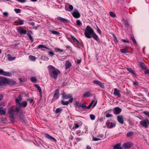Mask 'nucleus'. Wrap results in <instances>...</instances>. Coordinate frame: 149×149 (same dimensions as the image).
Returning <instances> with one entry per match:
<instances>
[{"instance_id":"obj_1","label":"nucleus","mask_w":149,"mask_h":149,"mask_svg":"<svg viewBox=\"0 0 149 149\" xmlns=\"http://www.w3.org/2000/svg\"><path fill=\"white\" fill-rule=\"evenodd\" d=\"M49 73L52 79H56L57 77L60 73V71L57 68H55L52 65L48 66Z\"/></svg>"},{"instance_id":"obj_2","label":"nucleus","mask_w":149,"mask_h":149,"mask_svg":"<svg viewBox=\"0 0 149 149\" xmlns=\"http://www.w3.org/2000/svg\"><path fill=\"white\" fill-rule=\"evenodd\" d=\"M84 31L85 36L88 38H91L92 37L91 35L94 32L93 29L89 26L88 25Z\"/></svg>"},{"instance_id":"obj_3","label":"nucleus","mask_w":149,"mask_h":149,"mask_svg":"<svg viewBox=\"0 0 149 149\" xmlns=\"http://www.w3.org/2000/svg\"><path fill=\"white\" fill-rule=\"evenodd\" d=\"M15 109V107L13 106L9 109L8 110V113L10 115V117L12 119L11 121L13 122L14 121V115L16 112Z\"/></svg>"},{"instance_id":"obj_4","label":"nucleus","mask_w":149,"mask_h":149,"mask_svg":"<svg viewBox=\"0 0 149 149\" xmlns=\"http://www.w3.org/2000/svg\"><path fill=\"white\" fill-rule=\"evenodd\" d=\"M15 109V107L13 106L9 109L8 110V113L10 115V117L12 119L11 121L13 122L14 121V115L16 112Z\"/></svg>"},{"instance_id":"obj_5","label":"nucleus","mask_w":149,"mask_h":149,"mask_svg":"<svg viewBox=\"0 0 149 149\" xmlns=\"http://www.w3.org/2000/svg\"><path fill=\"white\" fill-rule=\"evenodd\" d=\"M141 125L144 127L145 128H147L148 127L149 125V121L146 118H145L143 120L139 122Z\"/></svg>"},{"instance_id":"obj_6","label":"nucleus","mask_w":149,"mask_h":149,"mask_svg":"<svg viewBox=\"0 0 149 149\" xmlns=\"http://www.w3.org/2000/svg\"><path fill=\"white\" fill-rule=\"evenodd\" d=\"M4 83V84H7L10 85H14L15 83V81L13 80L5 78Z\"/></svg>"},{"instance_id":"obj_7","label":"nucleus","mask_w":149,"mask_h":149,"mask_svg":"<svg viewBox=\"0 0 149 149\" xmlns=\"http://www.w3.org/2000/svg\"><path fill=\"white\" fill-rule=\"evenodd\" d=\"M16 29L18 33L21 34H26V31L22 27H17L16 28Z\"/></svg>"},{"instance_id":"obj_8","label":"nucleus","mask_w":149,"mask_h":149,"mask_svg":"<svg viewBox=\"0 0 149 149\" xmlns=\"http://www.w3.org/2000/svg\"><path fill=\"white\" fill-rule=\"evenodd\" d=\"M72 13L73 16L76 18H78L80 17V14L77 10L74 9Z\"/></svg>"},{"instance_id":"obj_9","label":"nucleus","mask_w":149,"mask_h":149,"mask_svg":"<svg viewBox=\"0 0 149 149\" xmlns=\"http://www.w3.org/2000/svg\"><path fill=\"white\" fill-rule=\"evenodd\" d=\"M0 75H3L7 77H10L11 76L12 74L8 72L4 71L2 69H0Z\"/></svg>"},{"instance_id":"obj_10","label":"nucleus","mask_w":149,"mask_h":149,"mask_svg":"<svg viewBox=\"0 0 149 149\" xmlns=\"http://www.w3.org/2000/svg\"><path fill=\"white\" fill-rule=\"evenodd\" d=\"M106 125L108 128H111L115 126L116 123L115 122L112 123L108 120L106 123Z\"/></svg>"},{"instance_id":"obj_11","label":"nucleus","mask_w":149,"mask_h":149,"mask_svg":"<svg viewBox=\"0 0 149 149\" xmlns=\"http://www.w3.org/2000/svg\"><path fill=\"white\" fill-rule=\"evenodd\" d=\"M62 98L63 99H67L72 98V95L71 94H66L64 93L62 94Z\"/></svg>"},{"instance_id":"obj_12","label":"nucleus","mask_w":149,"mask_h":149,"mask_svg":"<svg viewBox=\"0 0 149 149\" xmlns=\"http://www.w3.org/2000/svg\"><path fill=\"white\" fill-rule=\"evenodd\" d=\"M59 91L58 89H57L55 91V93L53 95L54 99L52 100H56L59 97Z\"/></svg>"},{"instance_id":"obj_13","label":"nucleus","mask_w":149,"mask_h":149,"mask_svg":"<svg viewBox=\"0 0 149 149\" xmlns=\"http://www.w3.org/2000/svg\"><path fill=\"white\" fill-rule=\"evenodd\" d=\"M65 9L67 11H71L73 9V7L72 5L68 4L65 5Z\"/></svg>"},{"instance_id":"obj_14","label":"nucleus","mask_w":149,"mask_h":149,"mask_svg":"<svg viewBox=\"0 0 149 149\" xmlns=\"http://www.w3.org/2000/svg\"><path fill=\"white\" fill-rule=\"evenodd\" d=\"M121 109L119 107H115L113 109V113L116 115L119 114L121 112Z\"/></svg>"},{"instance_id":"obj_15","label":"nucleus","mask_w":149,"mask_h":149,"mask_svg":"<svg viewBox=\"0 0 149 149\" xmlns=\"http://www.w3.org/2000/svg\"><path fill=\"white\" fill-rule=\"evenodd\" d=\"M73 100V98H70L69 101H66L64 102L63 100H62L61 101V104L63 105H68L69 103H72V102Z\"/></svg>"},{"instance_id":"obj_16","label":"nucleus","mask_w":149,"mask_h":149,"mask_svg":"<svg viewBox=\"0 0 149 149\" xmlns=\"http://www.w3.org/2000/svg\"><path fill=\"white\" fill-rule=\"evenodd\" d=\"M117 120L120 124H123V117L122 116H117Z\"/></svg>"},{"instance_id":"obj_17","label":"nucleus","mask_w":149,"mask_h":149,"mask_svg":"<svg viewBox=\"0 0 149 149\" xmlns=\"http://www.w3.org/2000/svg\"><path fill=\"white\" fill-rule=\"evenodd\" d=\"M93 82L95 84L98 85L102 88H104V86L101 82L97 80H94L93 81Z\"/></svg>"},{"instance_id":"obj_18","label":"nucleus","mask_w":149,"mask_h":149,"mask_svg":"<svg viewBox=\"0 0 149 149\" xmlns=\"http://www.w3.org/2000/svg\"><path fill=\"white\" fill-rule=\"evenodd\" d=\"M113 94L114 95L117 96L118 97H121V95L119 91L118 90V89L116 88H115L114 89Z\"/></svg>"},{"instance_id":"obj_19","label":"nucleus","mask_w":149,"mask_h":149,"mask_svg":"<svg viewBox=\"0 0 149 149\" xmlns=\"http://www.w3.org/2000/svg\"><path fill=\"white\" fill-rule=\"evenodd\" d=\"M58 19L60 22H62L63 23H67L68 22V20L66 19L60 17H57Z\"/></svg>"},{"instance_id":"obj_20","label":"nucleus","mask_w":149,"mask_h":149,"mask_svg":"<svg viewBox=\"0 0 149 149\" xmlns=\"http://www.w3.org/2000/svg\"><path fill=\"white\" fill-rule=\"evenodd\" d=\"M22 98L21 95H19L18 96V98L16 99V102L17 104L19 105L21 103L20 102L22 100Z\"/></svg>"},{"instance_id":"obj_21","label":"nucleus","mask_w":149,"mask_h":149,"mask_svg":"<svg viewBox=\"0 0 149 149\" xmlns=\"http://www.w3.org/2000/svg\"><path fill=\"white\" fill-rule=\"evenodd\" d=\"M45 136L46 138H48V139L50 140H52L54 141L55 142H56V139L54 138L52 136L48 134H45Z\"/></svg>"},{"instance_id":"obj_22","label":"nucleus","mask_w":149,"mask_h":149,"mask_svg":"<svg viewBox=\"0 0 149 149\" xmlns=\"http://www.w3.org/2000/svg\"><path fill=\"white\" fill-rule=\"evenodd\" d=\"M34 86L38 90L40 93V96H41L42 95V91H41V88L40 87V86L38 84H35L34 85Z\"/></svg>"},{"instance_id":"obj_23","label":"nucleus","mask_w":149,"mask_h":149,"mask_svg":"<svg viewBox=\"0 0 149 149\" xmlns=\"http://www.w3.org/2000/svg\"><path fill=\"white\" fill-rule=\"evenodd\" d=\"M131 145L129 143H125L123 145V147L125 148H129L131 147Z\"/></svg>"},{"instance_id":"obj_24","label":"nucleus","mask_w":149,"mask_h":149,"mask_svg":"<svg viewBox=\"0 0 149 149\" xmlns=\"http://www.w3.org/2000/svg\"><path fill=\"white\" fill-rule=\"evenodd\" d=\"M93 38L96 41H98L99 40V39L98 37V36L96 33L94 32L92 35Z\"/></svg>"},{"instance_id":"obj_25","label":"nucleus","mask_w":149,"mask_h":149,"mask_svg":"<svg viewBox=\"0 0 149 149\" xmlns=\"http://www.w3.org/2000/svg\"><path fill=\"white\" fill-rule=\"evenodd\" d=\"M71 65V63L69 61H67L65 63V66L66 69H68L70 68Z\"/></svg>"},{"instance_id":"obj_26","label":"nucleus","mask_w":149,"mask_h":149,"mask_svg":"<svg viewBox=\"0 0 149 149\" xmlns=\"http://www.w3.org/2000/svg\"><path fill=\"white\" fill-rule=\"evenodd\" d=\"M27 103L26 101H23L22 103H21L19 105L20 107H25L27 105Z\"/></svg>"},{"instance_id":"obj_27","label":"nucleus","mask_w":149,"mask_h":149,"mask_svg":"<svg viewBox=\"0 0 149 149\" xmlns=\"http://www.w3.org/2000/svg\"><path fill=\"white\" fill-rule=\"evenodd\" d=\"M7 56L8 57V60L10 61H12L14 60L16 58L15 57H12L11 55L9 54L7 55Z\"/></svg>"},{"instance_id":"obj_28","label":"nucleus","mask_w":149,"mask_h":149,"mask_svg":"<svg viewBox=\"0 0 149 149\" xmlns=\"http://www.w3.org/2000/svg\"><path fill=\"white\" fill-rule=\"evenodd\" d=\"M5 78L0 77V86H2L4 84Z\"/></svg>"},{"instance_id":"obj_29","label":"nucleus","mask_w":149,"mask_h":149,"mask_svg":"<svg viewBox=\"0 0 149 149\" xmlns=\"http://www.w3.org/2000/svg\"><path fill=\"white\" fill-rule=\"evenodd\" d=\"M6 109H3L0 110V115H4L6 114Z\"/></svg>"},{"instance_id":"obj_30","label":"nucleus","mask_w":149,"mask_h":149,"mask_svg":"<svg viewBox=\"0 0 149 149\" xmlns=\"http://www.w3.org/2000/svg\"><path fill=\"white\" fill-rule=\"evenodd\" d=\"M81 108V109L83 110H85L86 109V106L85 105L84 103H82L79 105V108Z\"/></svg>"},{"instance_id":"obj_31","label":"nucleus","mask_w":149,"mask_h":149,"mask_svg":"<svg viewBox=\"0 0 149 149\" xmlns=\"http://www.w3.org/2000/svg\"><path fill=\"white\" fill-rule=\"evenodd\" d=\"M44 48L46 49H48V50H50V49L48 47L45 46V45H39L37 47L38 48Z\"/></svg>"},{"instance_id":"obj_32","label":"nucleus","mask_w":149,"mask_h":149,"mask_svg":"<svg viewBox=\"0 0 149 149\" xmlns=\"http://www.w3.org/2000/svg\"><path fill=\"white\" fill-rule=\"evenodd\" d=\"M139 65L144 70H146V67L144 63L143 62H140Z\"/></svg>"},{"instance_id":"obj_33","label":"nucleus","mask_w":149,"mask_h":149,"mask_svg":"<svg viewBox=\"0 0 149 149\" xmlns=\"http://www.w3.org/2000/svg\"><path fill=\"white\" fill-rule=\"evenodd\" d=\"M90 94L91 93L89 91H87L83 95V97H88L90 96Z\"/></svg>"},{"instance_id":"obj_34","label":"nucleus","mask_w":149,"mask_h":149,"mask_svg":"<svg viewBox=\"0 0 149 149\" xmlns=\"http://www.w3.org/2000/svg\"><path fill=\"white\" fill-rule=\"evenodd\" d=\"M97 101L96 100H93L91 102L90 104H91V106L92 105L93 103L94 102V104L93 105V107H94L96 105L97 103Z\"/></svg>"},{"instance_id":"obj_35","label":"nucleus","mask_w":149,"mask_h":149,"mask_svg":"<svg viewBox=\"0 0 149 149\" xmlns=\"http://www.w3.org/2000/svg\"><path fill=\"white\" fill-rule=\"evenodd\" d=\"M29 58L30 60L33 61H35L36 58L35 56L32 55H30L29 56Z\"/></svg>"},{"instance_id":"obj_36","label":"nucleus","mask_w":149,"mask_h":149,"mask_svg":"<svg viewBox=\"0 0 149 149\" xmlns=\"http://www.w3.org/2000/svg\"><path fill=\"white\" fill-rule=\"evenodd\" d=\"M121 146V143H118L116 145H115L114 147L113 148L115 149H118V148H120V146Z\"/></svg>"},{"instance_id":"obj_37","label":"nucleus","mask_w":149,"mask_h":149,"mask_svg":"<svg viewBox=\"0 0 149 149\" xmlns=\"http://www.w3.org/2000/svg\"><path fill=\"white\" fill-rule=\"evenodd\" d=\"M30 79L31 81L33 83H36L37 81L36 78L34 77H31L30 78Z\"/></svg>"},{"instance_id":"obj_38","label":"nucleus","mask_w":149,"mask_h":149,"mask_svg":"<svg viewBox=\"0 0 149 149\" xmlns=\"http://www.w3.org/2000/svg\"><path fill=\"white\" fill-rule=\"evenodd\" d=\"M62 110V109L61 108H58L56 109L55 113H59Z\"/></svg>"},{"instance_id":"obj_39","label":"nucleus","mask_w":149,"mask_h":149,"mask_svg":"<svg viewBox=\"0 0 149 149\" xmlns=\"http://www.w3.org/2000/svg\"><path fill=\"white\" fill-rule=\"evenodd\" d=\"M110 15L112 17H116V14L112 12H109Z\"/></svg>"},{"instance_id":"obj_40","label":"nucleus","mask_w":149,"mask_h":149,"mask_svg":"<svg viewBox=\"0 0 149 149\" xmlns=\"http://www.w3.org/2000/svg\"><path fill=\"white\" fill-rule=\"evenodd\" d=\"M120 51L122 53H126L128 52L127 50L125 49H120Z\"/></svg>"},{"instance_id":"obj_41","label":"nucleus","mask_w":149,"mask_h":149,"mask_svg":"<svg viewBox=\"0 0 149 149\" xmlns=\"http://www.w3.org/2000/svg\"><path fill=\"white\" fill-rule=\"evenodd\" d=\"M50 31L53 34L56 35H59L60 33L56 31Z\"/></svg>"},{"instance_id":"obj_42","label":"nucleus","mask_w":149,"mask_h":149,"mask_svg":"<svg viewBox=\"0 0 149 149\" xmlns=\"http://www.w3.org/2000/svg\"><path fill=\"white\" fill-rule=\"evenodd\" d=\"M134 133L132 132H129L127 133V137H130L131 136L133 135Z\"/></svg>"},{"instance_id":"obj_43","label":"nucleus","mask_w":149,"mask_h":149,"mask_svg":"<svg viewBox=\"0 0 149 149\" xmlns=\"http://www.w3.org/2000/svg\"><path fill=\"white\" fill-rule=\"evenodd\" d=\"M127 70L129 71L132 74H134V73L133 70H132V69L130 68H127Z\"/></svg>"},{"instance_id":"obj_44","label":"nucleus","mask_w":149,"mask_h":149,"mask_svg":"<svg viewBox=\"0 0 149 149\" xmlns=\"http://www.w3.org/2000/svg\"><path fill=\"white\" fill-rule=\"evenodd\" d=\"M14 11L17 13H18L21 12V10L19 9L15 8L14 9Z\"/></svg>"},{"instance_id":"obj_45","label":"nucleus","mask_w":149,"mask_h":149,"mask_svg":"<svg viewBox=\"0 0 149 149\" xmlns=\"http://www.w3.org/2000/svg\"><path fill=\"white\" fill-rule=\"evenodd\" d=\"M90 118L91 120H93L95 119V116L94 115L91 114L90 115Z\"/></svg>"},{"instance_id":"obj_46","label":"nucleus","mask_w":149,"mask_h":149,"mask_svg":"<svg viewBox=\"0 0 149 149\" xmlns=\"http://www.w3.org/2000/svg\"><path fill=\"white\" fill-rule=\"evenodd\" d=\"M76 23L77 25L80 26L82 24L81 22L79 20H77L76 21Z\"/></svg>"},{"instance_id":"obj_47","label":"nucleus","mask_w":149,"mask_h":149,"mask_svg":"<svg viewBox=\"0 0 149 149\" xmlns=\"http://www.w3.org/2000/svg\"><path fill=\"white\" fill-rule=\"evenodd\" d=\"M125 26L127 27H128L130 26L128 22L127 21H125Z\"/></svg>"},{"instance_id":"obj_48","label":"nucleus","mask_w":149,"mask_h":149,"mask_svg":"<svg viewBox=\"0 0 149 149\" xmlns=\"http://www.w3.org/2000/svg\"><path fill=\"white\" fill-rule=\"evenodd\" d=\"M27 35L28 36L30 39L31 40V41L32 42H33V38L31 36V35L29 33H28L27 34Z\"/></svg>"},{"instance_id":"obj_49","label":"nucleus","mask_w":149,"mask_h":149,"mask_svg":"<svg viewBox=\"0 0 149 149\" xmlns=\"http://www.w3.org/2000/svg\"><path fill=\"white\" fill-rule=\"evenodd\" d=\"M49 52V54L51 56H52L54 54V53L53 52V51H51L49 52Z\"/></svg>"},{"instance_id":"obj_50","label":"nucleus","mask_w":149,"mask_h":149,"mask_svg":"<svg viewBox=\"0 0 149 149\" xmlns=\"http://www.w3.org/2000/svg\"><path fill=\"white\" fill-rule=\"evenodd\" d=\"M23 24V23L22 20L21 19H19V25H22Z\"/></svg>"},{"instance_id":"obj_51","label":"nucleus","mask_w":149,"mask_h":149,"mask_svg":"<svg viewBox=\"0 0 149 149\" xmlns=\"http://www.w3.org/2000/svg\"><path fill=\"white\" fill-rule=\"evenodd\" d=\"M97 32L100 35H101L102 34L101 32L98 27H97Z\"/></svg>"},{"instance_id":"obj_52","label":"nucleus","mask_w":149,"mask_h":149,"mask_svg":"<svg viewBox=\"0 0 149 149\" xmlns=\"http://www.w3.org/2000/svg\"><path fill=\"white\" fill-rule=\"evenodd\" d=\"M93 140L96 141H98V140H100L101 139L100 138H97L96 137H93Z\"/></svg>"},{"instance_id":"obj_53","label":"nucleus","mask_w":149,"mask_h":149,"mask_svg":"<svg viewBox=\"0 0 149 149\" xmlns=\"http://www.w3.org/2000/svg\"><path fill=\"white\" fill-rule=\"evenodd\" d=\"M131 38L132 40L133 41L134 43V44H136V42L134 38V37H131Z\"/></svg>"},{"instance_id":"obj_54","label":"nucleus","mask_w":149,"mask_h":149,"mask_svg":"<svg viewBox=\"0 0 149 149\" xmlns=\"http://www.w3.org/2000/svg\"><path fill=\"white\" fill-rule=\"evenodd\" d=\"M145 114L148 117H149V112L148 111H145L144 112Z\"/></svg>"},{"instance_id":"obj_55","label":"nucleus","mask_w":149,"mask_h":149,"mask_svg":"<svg viewBox=\"0 0 149 149\" xmlns=\"http://www.w3.org/2000/svg\"><path fill=\"white\" fill-rule=\"evenodd\" d=\"M122 41L124 42H126L127 43H129V41L128 40L122 39Z\"/></svg>"},{"instance_id":"obj_56","label":"nucleus","mask_w":149,"mask_h":149,"mask_svg":"<svg viewBox=\"0 0 149 149\" xmlns=\"http://www.w3.org/2000/svg\"><path fill=\"white\" fill-rule=\"evenodd\" d=\"M17 1L21 2V3H24L26 2V0H16Z\"/></svg>"},{"instance_id":"obj_57","label":"nucleus","mask_w":149,"mask_h":149,"mask_svg":"<svg viewBox=\"0 0 149 149\" xmlns=\"http://www.w3.org/2000/svg\"><path fill=\"white\" fill-rule=\"evenodd\" d=\"M79 127V125L78 124H76L74 125V127H73V129H74V128H78Z\"/></svg>"},{"instance_id":"obj_58","label":"nucleus","mask_w":149,"mask_h":149,"mask_svg":"<svg viewBox=\"0 0 149 149\" xmlns=\"http://www.w3.org/2000/svg\"><path fill=\"white\" fill-rule=\"evenodd\" d=\"M113 36L114 38L115 41L116 42H118V40H117L116 37L115 35L114 34H113Z\"/></svg>"},{"instance_id":"obj_59","label":"nucleus","mask_w":149,"mask_h":149,"mask_svg":"<svg viewBox=\"0 0 149 149\" xmlns=\"http://www.w3.org/2000/svg\"><path fill=\"white\" fill-rule=\"evenodd\" d=\"M3 14L5 17H8V13L7 12H4L3 13Z\"/></svg>"},{"instance_id":"obj_60","label":"nucleus","mask_w":149,"mask_h":149,"mask_svg":"<svg viewBox=\"0 0 149 149\" xmlns=\"http://www.w3.org/2000/svg\"><path fill=\"white\" fill-rule=\"evenodd\" d=\"M27 100L29 101L31 103H32L33 102V99H27Z\"/></svg>"},{"instance_id":"obj_61","label":"nucleus","mask_w":149,"mask_h":149,"mask_svg":"<svg viewBox=\"0 0 149 149\" xmlns=\"http://www.w3.org/2000/svg\"><path fill=\"white\" fill-rule=\"evenodd\" d=\"M57 50H58V52H64V50L63 49H59V48H57Z\"/></svg>"},{"instance_id":"obj_62","label":"nucleus","mask_w":149,"mask_h":149,"mask_svg":"<svg viewBox=\"0 0 149 149\" xmlns=\"http://www.w3.org/2000/svg\"><path fill=\"white\" fill-rule=\"evenodd\" d=\"M5 105V104L4 102H1L0 103V106L1 107H3Z\"/></svg>"},{"instance_id":"obj_63","label":"nucleus","mask_w":149,"mask_h":149,"mask_svg":"<svg viewBox=\"0 0 149 149\" xmlns=\"http://www.w3.org/2000/svg\"><path fill=\"white\" fill-rule=\"evenodd\" d=\"M3 95L2 94H0V101L1 100L3 99Z\"/></svg>"},{"instance_id":"obj_64","label":"nucleus","mask_w":149,"mask_h":149,"mask_svg":"<svg viewBox=\"0 0 149 149\" xmlns=\"http://www.w3.org/2000/svg\"><path fill=\"white\" fill-rule=\"evenodd\" d=\"M144 72L146 74H149V70H145L144 71Z\"/></svg>"}]
</instances>
